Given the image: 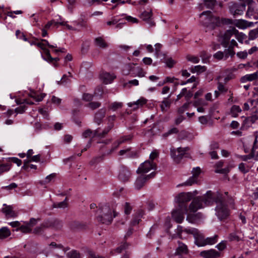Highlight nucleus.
I'll list each match as a JSON object with an SVG mask.
<instances>
[{"instance_id": "1", "label": "nucleus", "mask_w": 258, "mask_h": 258, "mask_svg": "<svg viewBox=\"0 0 258 258\" xmlns=\"http://www.w3.org/2000/svg\"><path fill=\"white\" fill-rule=\"evenodd\" d=\"M223 195L219 192H213L208 190L203 196L194 198L189 206L188 210L190 212L195 213L200 209L211 206L214 203L216 204L218 201L221 199Z\"/></svg>"}, {"instance_id": "2", "label": "nucleus", "mask_w": 258, "mask_h": 258, "mask_svg": "<svg viewBox=\"0 0 258 258\" xmlns=\"http://www.w3.org/2000/svg\"><path fill=\"white\" fill-rule=\"evenodd\" d=\"M226 203L231 206L234 205V200L229 196L228 192H225L221 199L216 204L215 215L220 221L227 219L230 215V210Z\"/></svg>"}, {"instance_id": "3", "label": "nucleus", "mask_w": 258, "mask_h": 258, "mask_svg": "<svg viewBox=\"0 0 258 258\" xmlns=\"http://www.w3.org/2000/svg\"><path fill=\"white\" fill-rule=\"evenodd\" d=\"M183 232L192 235L195 239V244L198 246L202 247L206 245V238L198 229L195 228H184L182 226L178 225L176 229V233L181 239L183 238L182 235Z\"/></svg>"}, {"instance_id": "4", "label": "nucleus", "mask_w": 258, "mask_h": 258, "mask_svg": "<svg viewBox=\"0 0 258 258\" xmlns=\"http://www.w3.org/2000/svg\"><path fill=\"white\" fill-rule=\"evenodd\" d=\"M99 214L97 216V221L105 224H110L113 218L117 216L118 213L107 205L101 206L99 209Z\"/></svg>"}, {"instance_id": "5", "label": "nucleus", "mask_w": 258, "mask_h": 258, "mask_svg": "<svg viewBox=\"0 0 258 258\" xmlns=\"http://www.w3.org/2000/svg\"><path fill=\"white\" fill-rule=\"evenodd\" d=\"M201 22L206 27V31L213 30L220 23L219 17H214L210 11H204L200 15Z\"/></svg>"}, {"instance_id": "6", "label": "nucleus", "mask_w": 258, "mask_h": 258, "mask_svg": "<svg viewBox=\"0 0 258 258\" xmlns=\"http://www.w3.org/2000/svg\"><path fill=\"white\" fill-rule=\"evenodd\" d=\"M197 194V190L194 191L193 192H181L175 197L174 200L176 203L179 204L180 209L183 208L186 212H187V207L184 204L190 201Z\"/></svg>"}, {"instance_id": "7", "label": "nucleus", "mask_w": 258, "mask_h": 258, "mask_svg": "<svg viewBox=\"0 0 258 258\" xmlns=\"http://www.w3.org/2000/svg\"><path fill=\"white\" fill-rule=\"evenodd\" d=\"M245 6L244 3L231 2L228 4L229 11L234 16L241 15L245 9Z\"/></svg>"}, {"instance_id": "8", "label": "nucleus", "mask_w": 258, "mask_h": 258, "mask_svg": "<svg viewBox=\"0 0 258 258\" xmlns=\"http://www.w3.org/2000/svg\"><path fill=\"white\" fill-rule=\"evenodd\" d=\"M238 32V30L233 27L226 31L224 34L220 35V41L223 46L227 47L229 44V40L231 36L235 35Z\"/></svg>"}, {"instance_id": "9", "label": "nucleus", "mask_w": 258, "mask_h": 258, "mask_svg": "<svg viewBox=\"0 0 258 258\" xmlns=\"http://www.w3.org/2000/svg\"><path fill=\"white\" fill-rule=\"evenodd\" d=\"M155 174L156 173L155 172H153L149 175L142 174L141 175L139 176L135 183V188L138 190L140 189L144 186L146 182L148 180L154 177Z\"/></svg>"}, {"instance_id": "10", "label": "nucleus", "mask_w": 258, "mask_h": 258, "mask_svg": "<svg viewBox=\"0 0 258 258\" xmlns=\"http://www.w3.org/2000/svg\"><path fill=\"white\" fill-rule=\"evenodd\" d=\"M156 167V164L153 161H146L140 165L137 172L143 174L146 173L151 169H155Z\"/></svg>"}, {"instance_id": "11", "label": "nucleus", "mask_w": 258, "mask_h": 258, "mask_svg": "<svg viewBox=\"0 0 258 258\" xmlns=\"http://www.w3.org/2000/svg\"><path fill=\"white\" fill-rule=\"evenodd\" d=\"M201 172L200 167L194 168L192 171V176L190 177L187 181L183 183L181 185L178 184L177 186L180 185L190 186L197 182V177Z\"/></svg>"}, {"instance_id": "12", "label": "nucleus", "mask_w": 258, "mask_h": 258, "mask_svg": "<svg viewBox=\"0 0 258 258\" xmlns=\"http://www.w3.org/2000/svg\"><path fill=\"white\" fill-rule=\"evenodd\" d=\"M200 255L204 258H217L220 256L221 253L215 249H211L201 251Z\"/></svg>"}, {"instance_id": "13", "label": "nucleus", "mask_w": 258, "mask_h": 258, "mask_svg": "<svg viewBox=\"0 0 258 258\" xmlns=\"http://www.w3.org/2000/svg\"><path fill=\"white\" fill-rule=\"evenodd\" d=\"M4 208L2 209V212L7 217H16L18 215L17 212L13 210L12 206H8L6 204L3 205Z\"/></svg>"}, {"instance_id": "14", "label": "nucleus", "mask_w": 258, "mask_h": 258, "mask_svg": "<svg viewBox=\"0 0 258 258\" xmlns=\"http://www.w3.org/2000/svg\"><path fill=\"white\" fill-rule=\"evenodd\" d=\"M131 173L128 169L125 167H121L119 169L118 178L120 180L125 182L128 180Z\"/></svg>"}, {"instance_id": "15", "label": "nucleus", "mask_w": 258, "mask_h": 258, "mask_svg": "<svg viewBox=\"0 0 258 258\" xmlns=\"http://www.w3.org/2000/svg\"><path fill=\"white\" fill-rule=\"evenodd\" d=\"M105 135H103V132L102 133H99L98 129L92 131L90 129H87L85 131L83 134L82 136L84 138H87L89 137H104Z\"/></svg>"}, {"instance_id": "16", "label": "nucleus", "mask_w": 258, "mask_h": 258, "mask_svg": "<svg viewBox=\"0 0 258 258\" xmlns=\"http://www.w3.org/2000/svg\"><path fill=\"white\" fill-rule=\"evenodd\" d=\"M182 209L175 210L172 212V216L175 221L177 223H181L184 220V212Z\"/></svg>"}, {"instance_id": "17", "label": "nucleus", "mask_w": 258, "mask_h": 258, "mask_svg": "<svg viewBox=\"0 0 258 258\" xmlns=\"http://www.w3.org/2000/svg\"><path fill=\"white\" fill-rule=\"evenodd\" d=\"M171 95H169L168 97L164 98L163 100L161 102L160 107L162 112H166L170 108L172 103V101L170 99Z\"/></svg>"}, {"instance_id": "18", "label": "nucleus", "mask_w": 258, "mask_h": 258, "mask_svg": "<svg viewBox=\"0 0 258 258\" xmlns=\"http://www.w3.org/2000/svg\"><path fill=\"white\" fill-rule=\"evenodd\" d=\"M258 80V72H256L253 74H247L240 79L241 83H245L247 81H253Z\"/></svg>"}, {"instance_id": "19", "label": "nucleus", "mask_w": 258, "mask_h": 258, "mask_svg": "<svg viewBox=\"0 0 258 258\" xmlns=\"http://www.w3.org/2000/svg\"><path fill=\"white\" fill-rule=\"evenodd\" d=\"M101 77L103 83L108 84L111 83L116 78V76L113 74L104 72L102 73Z\"/></svg>"}, {"instance_id": "20", "label": "nucleus", "mask_w": 258, "mask_h": 258, "mask_svg": "<svg viewBox=\"0 0 258 258\" xmlns=\"http://www.w3.org/2000/svg\"><path fill=\"white\" fill-rule=\"evenodd\" d=\"M36 45L43 50L45 56H43V57L45 60L51 61L53 59L52 57L50 55L49 50L45 48L42 41L41 42L37 43Z\"/></svg>"}, {"instance_id": "21", "label": "nucleus", "mask_w": 258, "mask_h": 258, "mask_svg": "<svg viewBox=\"0 0 258 258\" xmlns=\"http://www.w3.org/2000/svg\"><path fill=\"white\" fill-rule=\"evenodd\" d=\"M116 118L115 115H111L108 117V125L103 131V135H106L108 133L113 127L114 124L113 121L115 120Z\"/></svg>"}, {"instance_id": "22", "label": "nucleus", "mask_w": 258, "mask_h": 258, "mask_svg": "<svg viewBox=\"0 0 258 258\" xmlns=\"http://www.w3.org/2000/svg\"><path fill=\"white\" fill-rule=\"evenodd\" d=\"M203 215L201 213L197 214H188L186 217V220L190 223H195L197 221L201 219Z\"/></svg>"}, {"instance_id": "23", "label": "nucleus", "mask_w": 258, "mask_h": 258, "mask_svg": "<svg viewBox=\"0 0 258 258\" xmlns=\"http://www.w3.org/2000/svg\"><path fill=\"white\" fill-rule=\"evenodd\" d=\"M246 17L249 19H258V12L251 6H249L246 13Z\"/></svg>"}, {"instance_id": "24", "label": "nucleus", "mask_w": 258, "mask_h": 258, "mask_svg": "<svg viewBox=\"0 0 258 258\" xmlns=\"http://www.w3.org/2000/svg\"><path fill=\"white\" fill-rule=\"evenodd\" d=\"M106 113L105 109H100L95 115L94 121L98 124H100L104 117Z\"/></svg>"}, {"instance_id": "25", "label": "nucleus", "mask_w": 258, "mask_h": 258, "mask_svg": "<svg viewBox=\"0 0 258 258\" xmlns=\"http://www.w3.org/2000/svg\"><path fill=\"white\" fill-rule=\"evenodd\" d=\"M147 100L144 98H141L136 101L131 102L128 103V106L130 107H132L134 106H136L134 107L133 109L135 110L140 107L142 106L143 105L147 103Z\"/></svg>"}, {"instance_id": "26", "label": "nucleus", "mask_w": 258, "mask_h": 258, "mask_svg": "<svg viewBox=\"0 0 258 258\" xmlns=\"http://www.w3.org/2000/svg\"><path fill=\"white\" fill-rule=\"evenodd\" d=\"M229 56H230V53H227L226 49H225L223 52L219 51L214 55V58L218 60H226L229 57Z\"/></svg>"}, {"instance_id": "27", "label": "nucleus", "mask_w": 258, "mask_h": 258, "mask_svg": "<svg viewBox=\"0 0 258 258\" xmlns=\"http://www.w3.org/2000/svg\"><path fill=\"white\" fill-rule=\"evenodd\" d=\"M152 16V11H150V12L144 11L141 14L140 18L142 19L144 21L148 22V23H150V25L151 26H153L154 25V22H152L150 20Z\"/></svg>"}, {"instance_id": "28", "label": "nucleus", "mask_w": 258, "mask_h": 258, "mask_svg": "<svg viewBox=\"0 0 258 258\" xmlns=\"http://www.w3.org/2000/svg\"><path fill=\"white\" fill-rule=\"evenodd\" d=\"M171 156L174 161L176 163H179L182 158V153L177 152V150L174 148L171 149Z\"/></svg>"}, {"instance_id": "29", "label": "nucleus", "mask_w": 258, "mask_h": 258, "mask_svg": "<svg viewBox=\"0 0 258 258\" xmlns=\"http://www.w3.org/2000/svg\"><path fill=\"white\" fill-rule=\"evenodd\" d=\"M233 24L238 28L240 29H245L250 26V24L247 21L244 20H235Z\"/></svg>"}, {"instance_id": "30", "label": "nucleus", "mask_w": 258, "mask_h": 258, "mask_svg": "<svg viewBox=\"0 0 258 258\" xmlns=\"http://www.w3.org/2000/svg\"><path fill=\"white\" fill-rule=\"evenodd\" d=\"M188 252V248L187 246L182 243V242H178V246L176 249V253L178 254H181L183 253H187Z\"/></svg>"}, {"instance_id": "31", "label": "nucleus", "mask_w": 258, "mask_h": 258, "mask_svg": "<svg viewBox=\"0 0 258 258\" xmlns=\"http://www.w3.org/2000/svg\"><path fill=\"white\" fill-rule=\"evenodd\" d=\"M234 46H238V44L235 40L232 39L230 41L228 48L226 49L227 53H230V56L231 57L235 54V51L233 50Z\"/></svg>"}, {"instance_id": "32", "label": "nucleus", "mask_w": 258, "mask_h": 258, "mask_svg": "<svg viewBox=\"0 0 258 258\" xmlns=\"http://www.w3.org/2000/svg\"><path fill=\"white\" fill-rule=\"evenodd\" d=\"M119 154L120 156L126 155L127 157H132L135 156L136 153L135 151H132L131 148H127L123 150H121Z\"/></svg>"}, {"instance_id": "33", "label": "nucleus", "mask_w": 258, "mask_h": 258, "mask_svg": "<svg viewBox=\"0 0 258 258\" xmlns=\"http://www.w3.org/2000/svg\"><path fill=\"white\" fill-rule=\"evenodd\" d=\"M95 45L101 48H105L108 46L107 44L102 37H97L95 39Z\"/></svg>"}, {"instance_id": "34", "label": "nucleus", "mask_w": 258, "mask_h": 258, "mask_svg": "<svg viewBox=\"0 0 258 258\" xmlns=\"http://www.w3.org/2000/svg\"><path fill=\"white\" fill-rule=\"evenodd\" d=\"M32 229H31L28 224H27L26 222H24V224L21 225L20 226L16 229V231H21L22 232L24 233H29L32 232Z\"/></svg>"}, {"instance_id": "35", "label": "nucleus", "mask_w": 258, "mask_h": 258, "mask_svg": "<svg viewBox=\"0 0 258 258\" xmlns=\"http://www.w3.org/2000/svg\"><path fill=\"white\" fill-rule=\"evenodd\" d=\"M11 235L10 230L6 227L0 229V239H4L8 237Z\"/></svg>"}, {"instance_id": "36", "label": "nucleus", "mask_w": 258, "mask_h": 258, "mask_svg": "<svg viewBox=\"0 0 258 258\" xmlns=\"http://www.w3.org/2000/svg\"><path fill=\"white\" fill-rule=\"evenodd\" d=\"M11 167V164L10 162H5L2 164H0V175L3 174L4 172H7L10 170Z\"/></svg>"}, {"instance_id": "37", "label": "nucleus", "mask_w": 258, "mask_h": 258, "mask_svg": "<svg viewBox=\"0 0 258 258\" xmlns=\"http://www.w3.org/2000/svg\"><path fill=\"white\" fill-rule=\"evenodd\" d=\"M219 236L217 234L212 237H207L206 238V243L207 245H213L216 243L218 240Z\"/></svg>"}, {"instance_id": "38", "label": "nucleus", "mask_w": 258, "mask_h": 258, "mask_svg": "<svg viewBox=\"0 0 258 258\" xmlns=\"http://www.w3.org/2000/svg\"><path fill=\"white\" fill-rule=\"evenodd\" d=\"M206 67L205 66H202L200 65L192 67L190 69V71L192 73H197L198 74H200L203 72H204L205 71H206Z\"/></svg>"}, {"instance_id": "39", "label": "nucleus", "mask_w": 258, "mask_h": 258, "mask_svg": "<svg viewBox=\"0 0 258 258\" xmlns=\"http://www.w3.org/2000/svg\"><path fill=\"white\" fill-rule=\"evenodd\" d=\"M241 111V109L239 106L233 105L231 108L230 114L232 117H236Z\"/></svg>"}, {"instance_id": "40", "label": "nucleus", "mask_w": 258, "mask_h": 258, "mask_svg": "<svg viewBox=\"0 0 258 258\" xmlns=\"http://www.w3.org/2000/svg\"><path fill=\"white\" fill-rule=\"evenodd\" d=\"M68 199L66 198L65 200L59 203H56L53 204V207L55 208H65L68 206Z\"/></svg>"}, {"instance_id": "41", "label": "nucleus", "mask_w": 258, "mask_h": 258, "mask_svg": "<svg viewBox=\"0 0 258 258\" xmlns=\"http://www.w3.org/2000/svg\"><path fill=\"white\" fill-rule=\"evenodd\" d=\"M145 72L144 71L143 68L137 67L136 68V71L134 73L133 76H138L139 77H143L145 76Z\"/></svg>"}, {"instance_id": "42", "label": "nucleus", "mask_w": 258, "mask_h": 258, "mask_svg": "<svg viewBox=\"0 0 258 258\" xmlns=\"http://www.w3.org/2000/svg\"><path fill=\"white\" fill-rule=\"evenodd\" d=\"M74 23L79 26L82 28H86L88 27V24L87 23V21L83 19V18H81L78 21L74 22Z\"/></svg>"}, {"instance_id": "43", "label": "nucleus", "mask_w": 258, "mask_h": 258, "mask_svg": "<svg viewBox=\"0 0 258 258\" xmlns=\"http://www.w3.org/2000/svg\"><path fill=\"white\" fill-rule=\"evenodd\" d=\"M216 3V0H204V4L208 9H213L215 6Z\"/></svg>"}, {"instance_id": "44", "label": "nucleus", "mask_w": 258, "mask_h": 258, "mask_svg": "<svg viewBox=\"0 0 258 258\" xmlns=\"http://www.w3.org/2000/svg\"><path fill=\"white\" fill-rule=\"evenodd\" d=\"M128 245L126 242L122 243L115 249V251L117 253H120L124 250H125L128 247Z\"/></svg>"}, {"instance_id": "45", "label": "nucleus", "mask_w": 258, "mask_h": 258, "mask_svg": "<svg viewBox=\"0 0 258 258\" xmlns=\"http://www.w3.org/2000/svg\"><path fill=\"white\" fill-rule=\"evenodd\" d=\"M71 227L74 229H82L85 227V225L79 221H74L71 224Z\"/></svg>"}, {"instance_id": "46", "label": "nucleus", "mask_w": 258, "mask_h": 258, "mask_svg": "<svg viewBox=\"0 0 258 258\" xmlns=\"http://www.w3.org/2000/svg\"><path fill=\"white\" fill-rule=\"evenodd\" d=\"M178 131H179L177 128L174 127L169 130L167 132L165 133L163 135V136L164 137H167L171 135L177 134Z\"/></svg>"}, {"instance_id": "47", "label": "nucleus", "mask_w": 258, "mask_h": 258, "mask_svg": "<svg viewBox=\"0 0 258 258\" xmlns=\"http://www.w3.org/2000/svg\"><path fill=\"white\" fill-rule=\"evenodd\" d=\"M122 142V141L114 142L113 143V144L112 145L111 148L109 150H108L105 153V154L109 155V154H111L113 152H114L118 147V146L121 144Z\"/></svg>"}, {"instance_id": "48", "label": "nucleus", "mask_w": 258, "mask_h": 258, "mask_svg": "<svg viewBox=\"0 0 258 258\" xmlns=\"http://www.w3.org/2000/svg\"><path fill=\"white\" fill-rule=\"evenodd\" d=\"M101 106V103L99 102H91L88 103L87 106L92 110L96 109Z\"/></svg>"}, {"instance_id": "49", "label": "nucleus", "mask_w": 258, "mask_h": 258, "mask_svg": "<svg viewBox=\"0 0 258 258\" xmlns=\"http://www.w3.org/2000/svg\"><path fill=\"white\" fill-rule=\"evenodd\" d=\"M56 176L55 173H52L47 176L44 180L41 181L42 184H46L50 182L52 179H53Z\"/></svg>"}, {"instance_id": "50", "label": "nucleus", "mask_w": 258, "mask_h": 258, "mask_svg": "<svg viewBox=\"0 0 258 258\" xmlns=\"http://www.w3.org/2000/svg\"><path fill=\"white\" fill-rule=\"evenodd\" d=\"M228 239L230 241H238L240 240V238L238 236L237 232H234L229 234L228 236Z\"/></svg>"}, {"instance_id": "51", "label": "nucleus", "mask_w": 258, "mask_h": 258, "mask_svg": "<svg viewBox=\"0 0 258 258\" xmlns=\"http://www.w3.org/2000/svg\"><path fill=\"white\" fill-rule=\"evenodd\" d=\"M7 162H10L11 165L12 163H16L18 166H20L22 164V161L16 157L9 158L7 160Z\"/></svg>"}, {"instance_id": "52", "label": "nucleus", "mask_w": 258, "mask_h": 258, "mask_svg": "<svg viewBox=\"0 0 258 258\" xmlns=\"http://www.w3.org/2000/svg\"><path fill=\"white\" fill-rule=\"evenodd\" d=\"M122 105V103L121 102H114L110 105L109 108L112 110L115 111L117 109L121 108Z\"/></svg>"}, {"instance_id": "53", "label": "nucleus", "mask_w": 258, "mask_h": 258, "mask_svg": "<svg viewBox=\"0 0 258 258\" xmlns=\"http://www.w3.org/2000/svg\"><path fill=\"white\" fill-rule=\"evenodd\" d=\"M139 85V81L137 79H134L128 81L127 83H124L123 86L124 87L131 88L132 85L138 86Z\"/></svg>"}, {"instance_id": "54", "label": "nucleus", "mask_w": 258, "mask_h": 258, "mask_svg": "<svg viewBox=\"0 0 258 258\" xmlns=\"http://www.w3.org/2000/svg\"><path fill=\"white\" fill-rule=\"evenodd\" d=\"M142 217V215L141 213H139L138 215L134 218L133 220L131 222V225L132 226H135L137 224H138L141 221V218Z\"/></svg>"}, {"instance_id": "55", "label": "nucleus", "mask_w": 258, "mask_h": 258, "mask_svg": "<svg viewBox=\"0 0 258 258\" xmlns=\"http://www.w3.org/2000/svg\"><path fill=\"white\" fill-rule=\"evenodd\" d=\"M235 36L236 38V39L238 40V41L242 43L243 41L246 39V36L244 34L240 33H239L238 32L235 34Z\"/></svg>"}, {"instance_id": "56", "label": "nucleus", "mask_w": 258, "mask_h": 258, "mask_svg": "<svg viewBox=\"0 0 258 258\" xmlns=\"http://www.w3.org/2000/svg\"><path fill=\"white\" fill-rule=\"evenodd\" d=\"M258 119V111H256L254 114H252L251 116L247 118L248 121L252 123H254Z\"/></svg>"}, {"instance_id": "57", "label": "nucleus", "mask_w": 258, "mask_h": 258, "mask_svg": "<svg viewBox=\"0 0 258 258\" xmlns=\"http://www.w3.org/2000/svg\"><path fill=\"white\" fill-rule=\"evenodd\" d=\"M189 135V134L187 132L182 131L179 133L178 138L179 140H183L188 138Z\"/></svg>"}, {"instance_id": "58", "label": "nucleus", "mask_w": 258, "mask_h": 258, "mask_svg": "<svg viewBox=\"0 0 258 258\" xmlns=\"http://www.w3.org/2000/svg\"><path fill=\"white\" fill-rule=\"evenodd\" d=\"M238 169L243 173H246L249 171V168L246 167L245 164L243 163H241L239 164Z\"/></svg>"}, {"instance_id": "59", "label": "nucleus", "mask_w": 258, "mask_h": 258, "mask_svg": "<svg viewBox=\"0 0 258 258\" xmlns=\"http://www.w3.org/2000/svg\"><path fill=\"white\" fill-rule=\"evenodd\" d=\"M226 245H227L226 241L223 240V241H222L219 244H218L216 247L219 250L222 251L226 248Z\"/></svg>"}, {"instance_id": "60", "label": "nucleus", "mask_w": 258, "mask_h": 258, "mask_svg": "<svg viewBox=\"0 0 258 258\" xmlns=\"http://www.w3.org/2000/svg\"><path fill=\"white\" fill-rule=\"evenodd\" d=\"M124 209V212L126 215L130 214L132 210V208L131 206L130 203L127 202L125 203Z\"/></svg>"}, {"instance_id": "61", "label": "nucleus", "mask_w": 258, "mask_h": 258, "mask_svg": "<svg viewBox=\"0 0 258 258\" xmlns=\"http://www.w3.org/2000/svg\"><path fill=\"white\" fill-rule=\"evenodd\" d=\"M162 47V45L160 43L155 44V55L157 57H159L161 54L160 49Z\"/></svg>"}, {"instance_id": "62", "label": "nucleus", "mask_w": 258, "mask_h": 258, "mask_svg": "<svg viewBox=\"0 0 258 258\" xmlns=\"http://www.w3.org/2000/svg\"><path fill=\"white\" fill-rule=\"evenodd\" d=\"M68 258H79V254L76 251H71L67 253Z\"/></svg>"}, {"instance_id": "63", "label": "nucleus", "mask_w": 258, "mask_h": 258, "mask_svg": "<svg viewBox=\"0 0 258 258\" xmlns=\"http://www.w3.org/2000/svg\"><path fill=\"white\" fill-rule=\"evenodd\" d=\"M37 220L35 219V218H32L30 219V221L29 222H26L27 224H28V225L29 226V227L32 229V228L33 227H34L35 225H36L37 223Z\"/></svg>"}, {"instance_id": "64", "label": "nucleus", "mask_w": 258, "mask_h": 258, "mask_svg": "<svg viewBox=\"0 0 258 258\" xmlns=\"http://www.w3.org/2000/svg\"><path fill=\"white\" fill-rule=\"evenodd\" d=\"M249 38L251 39L255 38L258 35V28L255 30H253L249 32Z\"/></svg>"}]
</instances>
